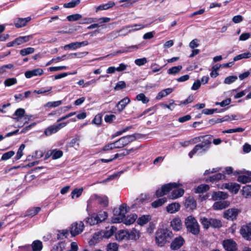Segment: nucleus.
Here are the masks:
<instances>
[{
	"label": "nucleus",
	"mask_w": 251,
	"mask_h": 251,
	"mask_svg": "<svg viewBox=\"0 0 251 251\" xmlns=\"http://www.w3.org/2000/svg\"><path fill=\"white\" fill-rule=\"evenodd\" d=\"M211 137L208 135L200 136L192 139V143L195 144L201 142L200 144L196 145L193 150L189 153V157H192L196 153H201L207 151L210 148L211 144Z\"/></svg>",
	"instance_id": "obj_1"
},
{
	"label": "nucleus",
	"mask_w": 251,
	"mask_h": 251,
	"mask_svg": "<svg viewBox=\"0 0 251 251\" xmlns=\"http://www.w3.org/2000/svg\"><path fill=\"white\" fill-rule=\"evenodd\" d=\"M129 207L125 203L120 206L118 208H115L114 210V215L112 217V221L115 223H120L124 222V219L126 214L127 213Z\"/></svg>",
	"instance_id": "obj_2"
},
{
	"label": "nucleus",
	"mask_w": 251,
	"mask_h": 251,
	"mask_svg": "<svg viewBox=\"0 0 251 251\" xmlns=\"http://www.w3.org/2000/svg\"><path fill=\"white\" fill-rule=\"evenodd\" d=\"M185 225L188 232L193 235H198L199 233L200 226L197 220L193 216L187 217L185 220Z\"/></svg>",
	"instance_id": "obj_3"
},
{
	"label": "nucleus",
	"mask_w": 251,
	"mask_h": 251,
	"mask_svg": "<svg viewBox=\"0 0 251 251\" xmlns=\"http://www.w3.org/2000/svg\"><path fill=\"white\" fill-rule=\"evenodd\" d=\"M173 235L172 232L166 229H159L156 233L155 239L156 243L160 246H163L167 241L168 239Z\"/></svg>",
	"instance_id": "obj_4"
},
{
	"label": "nucleus",
	"mask_w": 251,
	"mask_h": 251,
	"mask_svg": "<svg viewBox=\"0 0 251 251\" xmlns=\"http://www.w3.org/2000/svg\"><path fill=\"white\" fill-rule=\"evenodd\" d=\"M117 227L112 226L110 228H107L106 230H102L96 233L94 236L95 240H101L103 238H109L117 231Z\"/></svg>",
	"instance_id": "obj_5"
},
{
	"label": "nucleus",
	"mask_w": 251,
	"mask_h": 251,
	"mask_svg": "<svg viewBox=\"0 0 251 251\" xmlns=\"http://www.w3.org/2000/svg\"><path fill=\"white\" fill-rule=\"evenodd\" d=\"M179 185L177 183H169L163 185L160 189H158L156 191V196L157 197H160L167 194L173 188H176Z\"/></svg>",
	"instance_id": "obj_6"
},
{
	"label": "nucleus",
	"mask_w": 251,
	"mask_h": 251,
	"mask_svg": "<svg viewBox=\"0 0 251 251\" xmlns=\"http://www.w3.org/2000/svg\"><path fill=\"white\" fill-rule=\"evenodd\" d=\"M84 224L82 222H75L70 227V233L72 236H75L81 233L83 230Z\"/></svg>",
	"instance_id": "obj_7"
},
{
	"label": "nucleus",
	"mask_w": 251,
	"mask_h": 251,
	"mask_svg": "<svg viewBox=\"0 0 251 251\" xmlns=\"http://www.w3.org/2000/svg\"><path fill=\"white\" fill-rule=\"evenodd\" d=\"M242 237L247 241L251 240V223L243 225L240 229Z\"/></svg>",
	"instance_id": "obj_8"
},
{
	"label": "nucleus",
	"mask_w": 251,
	"mask_h": 251,
	"mask_svg": "<svg viewBox=\"0 0 251 251\" xmlns=\"http://www.w3.org/2000/svg\"><path fill=\"white\" fill-rule=\"evenodd\" d=\"M240 210L237 208H230L226 210L224 213V217L227 220L233 221L236 220Z\"/></svg>",
	"instance_id": "obj_9"
},
{
	"label": "nucleus",
	"mask_w": 251,
	"mask_h": 251,
	"mask_svg": "<svg viewBox=\"0 0 251 251\" xmlns=\"http://www.w3.org/2000/svg\"><path fill=\"white\" fill-rule=\"evenodd\" d=\"M222 245L226 251H237L236 243L232 239H226L223 241Z\"/></svg>",
	"instance_id": "obj_10"
},
{
	"label": "nucleus",
	"mask_w": 251,
	"mask_h": 251,
	"mask_svg": "<svg viewBox=\"0 0 251 251\" xmlns=\"http://www.w3.org/2000/svg\"><path fill=\"white\" fill-rule=\"evenodd\" d=\"M185 240L181 236H178L174 239L172 242L170 248L172 250L176 251L180 249L184 244Z\"/></svg>",
	"instance_id": "obj_11"
},
{
	"label": "nucleus",
	"mask_w": 251,
	"mask_h": 251,
	"mask_svg": "<svg viewBox=\"0 0 251 251\" xmlns=\"http://www.w3.org/2000/svg\"><path fill=\"white\" fill-rule=\"evenodd\" d=\"M31 20V17H27L26 18H18L14 20V25L16 28H22L26 26L28 22Z\"/></svg>",
	"instance_id": "obj_12"
},
{
	"label": "nucleus",
	"mask_w": 251,
	"mask_h": 251,
	"mask_svg": "<svg viewBox=\"0 0 251 251\" xmlns=\"http://www.w3.org/2000/svg\"><path fill=\"white\" fill-rule=\"evenodd\" d=\"M110 21V18L107 17H102L99 19L93 18H85L84 19V22L82 24H90L96 22H99L100 23L102 24L109 22Z\"/></svg>",
	"instance_id": "obj_13"
},
{
	"label": "nucleus",
	"mask_w": 251,
	"mask_h": 251,
	"mask_svg": "<svg viewBox=\"0 0 251 251\" xmlns=\"http://www.w3.org/2000/svg\"><path fill=\"white\" fill-rule=\"evenodd\" d=\"M43 70L41 68H37L32 70L26 71L25 75L26 78H30L34 76L41 75L43 74Z\"/></svg>",
	"instance_id": "obj_14"
},
{
	"label": "nucleus",
	"mask_w": 251,
	"mask_h": 251,
	"mask_svg": "<svg viewBox=\"0 0 251 251\" xmlns=\"http://www.w3.org/2000/svg\"><path fill=\"white\" fill-rule=\"evenodd\" d=\"M211 197L213 201H218L227 199L228 195L225 192L218 191L213 192Z\"/></svg>",
	"instance_id": "obj_15"
},
{
	"label": "nucleus",
	"mask_w": 251,
	"mask_h": 251,
	"mask_svg": "<svg viewBox=\"0 0 251 251\" xmlns=\"http://www.w3.org/2000/svg\"><path fill=\"white\" fill-rule=\"evenodd\" d=\"M185 207L189 210H193L196 208L197 203L192 197L187 198L184 202Z\"/></svg>",
	"instance_id": "obj_16"
},
{
	"label": "nucleus",
	"mask_w": 251,
	"mask_h": 251,
	"mask_svg": "<svg viewBox=\"0 0 251 251\" xmlns=\"http://www.w3.org/2000/svg\"><path fill=\"white\" fill-rule=\"evenodd\" d=\"M137 152V149L131 148L129 150L123 149L121 151L120 153L115 154L114 157H120L121 156H126L129 154L133 155L134 154H136Z\"/></svg>",
	"instance_id": "obj_17"
},
{
	"label": "nucleus",
	"mask_w": 251,
	"mask_h": 251,
	"mask_svg": "<svg viewBox=\"0 0 251 251\" xmlns=\"http://www.w3.org/2000/svg\"><path fill=\"white\" fill-rule=\"evenodd\" d=\"M130 100L127 97H126L121 100L116 104V107H117L118 111L119 112L122 111L126 108V105L130 103Z\"/></svg>",
	"instance_id": "obj_18"
},
{
	"label": "nucleus",
	"mask_w": 251,
	"mask_h": 251,
	"mask_svg": "<svg viewBox=\"0 0 251 251\" xmlns=\"http://www.w3.org/2000/svg\"><path fill=\"white\" fill-rule=\"evenodd\" d=\"M229 205L228 201H218L214 203L213 208L215 210H222L228 207Z\"/></svg>",
	"instance_id": "obj_19"
},
{
	"label": "nucleus",
	"mask_w": 251,
	"mask_h": 251,
	"mask_svg": "<svg viewBox=\"0 0 251 251\" xmlns=\"http://www.w3.org/2000/svg\"><path fill=\"white\" fill-rule=\"evenodd\" d=\"M225 188L230 192L236 194L239 191L240 186L237 183L230 182L225 184Z\"/></svg>",
	"instance_id": "obj_20"
},
{
	"label": "nucleus",
	"mask_w": 251,
	"mask_h": 251,
	"mask_svg": "<svg viewBox=\"0 0 251 251\" xmlns=\"http://www.w3.org/2000/svg\"><path fill=\"white\" fill-rule=\"evenodd\" d=\"M245 172V173L247 174L248 176L245 175H241L238 177L237 180L238 182L242 183H246L251 181V177L250 176H251V172L250 171H246L245 170H243Z\"/></svg>",
	"instance_id": "obj_21"
},
{
	"label": "nucleus",
	"mask_w": 251,
	"mask_h": 251,
	"mask_svg": "<svg viewBox=\"0 0 251 251\" xmlns=\"http://www.w3.org/2000/svg\"><path fill=\"white\" fill-rule=\"evenodd\" d=\"M180 206V204L178 203L173 202L167 206L166 210L170 213H174L179 210Z\"/></svg>",
	"instance_id": "obj_22"
},
{
	"label": "nucleus",
	"mask_w": 251,
	"mask_h": 251,
	"mask_svg": "<svg viewBox=\"0 0 251 251\" xmlns=\"http://www.w3.org/2000/svg\"><path fill=\"white\" fill-rule=\"evenodd\" d=\"M63 151L57 149L48 151L45 157H62Z\"/></svg>",
	"instance_id": "obj_23"
},
{
	"label": "nucleus",
	"mask_w": 251,
	"mask_h": 251,
	"mask_svg": "<svg viewBox=\"0 0 251 251\" xmlns=\"http://www.w3.org/2000/svg\"><path fill=\"white\" fill-rule=\"evenodd\" d=\"M115 3L113 1H109L107 3L105 4H100L98 6L96 9V12H97L99 11L107 10L110 8H112L115 5Z\"/></svg>",
	"instance_id": "obj_24"
},
{
	"label": "nucleus",
	"mask_w": 251,
	"mask_h": 251,
	"mask_svg": "<svg viewBox=\"0 0 251 251\" xmlns=\"http://www.w3.org/2000/svg\"><path fill=\"white\" fill-rule=\"evenodd\" d=\"M171 225L175 230L178 231L182 226V223L178 218L174 219L171 222Z\"/></svg>",
	"instance_id": "obj_25"
},
{
	"label": "nucleus",
	"mask_w": 251,
	"mask_h": 251,
	"mask_svg": "<svg viewBox=\"0 0 251 251\" xmlns=\"http://www.w3.org/2000/svg\"><path fill=\"white\" fill-rule=\"evenodd\" d=\"M59 131V128L56 125H51L48 127L44 131V134L46 136H50Z\"/></svg>",
	"instance_id": "obj_26"
},
{
	"label": "nucleus",
	"mask_w": 251,
	"mask_h": 251,
	"mask_svg": "<svg viewBox=\"0 0 251 251\" xmlns=\"http://www.w3.org/2000/svg\"><path fill=\"white\" fill-rule=\"evenodd\" d=\"M137 218V216L135 214H130L124 219L123 222L126 225H130L134 223Z\"/></svg>",
	"instance_id": "obj_27"
},
{
	"label": "nucleus",
	"mask_w": 251,
	"mask_h": 251,
	"mask_svg": "<svg viewBox=\"0 0 251 251\" xmlns=\"http://www.w3.org/2000/svg\"><path fill=\"white\" fill-rule=\"evenodd\" d=\"M32 38V35H27L24 36H20L15 39V42L16 45H20L23 43L27 42Z\"/></svg>",
	"instance_id": "obj_28"
},
{
	"label": "nucleus",
	"mask_w": 251,
	"mask_h": 251,
	"mask_svg": "<svg viewBox=\"0 0 251 251\" xmlns=\"http://www.w3.org/2000/svg\"><path fill=\"white\" fill-rule=\"evenodd\" d=\"M225 176L224 174L222 173H218L210 176L206 180V182H213L214 181H217L222 179L225 178Z\"/></svg>",
	"instance_id": "obj_29"
},
{
	"label": "nucleus",
	"mask_w": 251,
	"mask_h": 251,
	"mask_svg": "<svg viewBox=\"0 0 251 251\" xmlns=\"http://www.w3.org/2000/svg\"><path fill=\"white\" fill-rule=\"evenodd\" d=\"M25 111L24 108H18L13 114V116H16V117L13 118L16 121H19L23 117H25Z\"/></svg>",
	"instance_id": "obj_30"
},
{
	"label": "nucleus",
	"mask_w": 251,
	"mask_h": 251,
	"mask_svg": "<svg viewBox=\"0 0 251 251\" xmlns=\"http://www.w3.org/2000/svg\"><path fill=\"white\" fill-rule=\"evenodd\" d=\"M184 190L182 189H178L174 190L171 195L170 196V198L171 199H175L179 197H181L184 194Z\"/></svg>",
	"instance_id": "obj_31"
},
{
	"label": "nucleus",
	"mask_w": 251,
	"mask_h": 251,
	"mask_svg": "<svg viewBox=\"0 0 251 251\" xmlns=\"http://www.w3.org/2000/svg\"><path fill=\"white\" fill-rule=\"evenodd\" d=\"M151 220L150 215H143L137 220V223L141 226H143L148 223Z\"/></svg>",
	"instance_id": "obj_32"
},
{
	"label": "nucleus",
	"mask_w": 251,
	"mask_h": 251,
	"mask_svg": "<svg viewBox=\"0 0 251 251\" xmlns=\"http://www.w3.org/2000/svg\"><path fill=\"white\" fill-rule=\"evenodd\" d=\"M209 188V186L207 184H201L195 189V192L196 193H202L208 191Z\"/></svg>",
	"instance_id": "obj_33"
},
{
	"label": "nucleus",
	"mask_w": 251,
	"mask_h": 251,
	"mask_svg": "<svg viewBox=\"0 0 251 251\" xmlns=\"http://www.w3.org/2000/svg\"><path fill=\"white\" fill-rule=\"evenodd\" d=\"M31 246L33 251H41L43 248L42 242L40 240H35L33 241Z\"/></svg>",
	"instance_id": "obj_34"
},
{
	"label": "nucleus",
	"mask_w": 251,
	"mask_h": 251,
	"mask_svg": "<svg viewBox=\"0 0 251 251\" xmlns=\"http://www.w3.org/2000/svg\"><path fill=\"white\" fill-rule=\"evenodd\" d=\"M167 201L166 198H162L159 199L151 203V206L153 208H157L162 206L164 203Z\"/></svg>",
	"instance_id": "obj_35"
},
{
	"label": "nucleus",
	"mask_w": 251,
	"mask_h": 251,
	"mask_svg": "<svg viewBox=\"0 0 251 251\" xmlns=\"http://www.w3.org/2000/svg\"><path fill=\"white\" fill-rule=\"evenodd\" d=\"M115 143L117 148H121L128 145L127 140H126L124 136L115 141Z\"/></svg>",
	"instance_id": "obj_36"
},
{
	"label": "nucleus",
	"mask_w": 251,
	"mask_h": 251,
	"mask_svg": "<svg viewBox=\"0 0 251 251\" xmlns=\"http://www.w3.org/2000/svg\"><path fill=\"white\" fill-rule=\"evenodd\" d=\"M35 51V49L32 47H28L20 50L21 55L24 56L28 54H32Z\"/></svg>",
	"instance_id": "obj_37"
},
{
	"label": "nucleus",
	"mask_w": 251,
	"mask_h": 251,
	"mask_svg": "<svg viewBox=\"0 0 251 251\" xmlns=\"http://www.w3.org/2000/svg\"><path fill=\"white\" fill-rule=\"evenodd\" d=\"M96 218H97L99 223L104 221L107 217V213L105 211H100L98 214L95 215Z\"/></svg>",
	"instance_id": "obj_38"
},
{
	"label": "nucleus",
	"mask_w": 251,
	"mask_h": 251,
	"mask_svg": "<svg viewBox=\"0 0 251 251\" xmlns=\"http://www.w3.org/2000/svg\"><path fill=\"white\" fill-rule=\"evenodd\" d=\"M80 3V0H72L69 2L64 4V7L67 8H74Z\"/></svg>",
	"instance_id": "obj_39"
},
{
	"label": "nucleus",
	"mask_w": 251,
	"mask_h": 251,
	"mask_svg": "<svg viewBox=\"0 0 251 251\" xmlns=\"http://www.w3.org/2000/svg\"><path fill=\"white\" fill-rule=\"evenodd\" d=\"M210 226H212L214 228H220L222 226V224L220 220L216 219L210 218Z\"/></svg>",
	"instance_id": "obj_40"
},
{
	"label": "nucleus",
	"mask_w": 251,
	"mask_h": 251,
	"mask_svg": "<svg viewBox=\"0 0 251 251\" xmlns=\"http://www.w3.org/2000/svg\"><path fill=\"white\" fill-rule=\"evenodd\" d=\"M182 68V67L181 65L172 67L168 70V73L169 75H176L179 72Z\"/></svg>",
	"instance_id": "obj_41"
},
{
	"label": "nucleus",
	"mask_w": 251,
	"mask_h": 251,
	"mask_svg": "<svg viewBox=\"0 0 251 251\" xmlns=\"http://www.w3.org/2000/svg\"><path fill=\"white\" fill-rule=\"evenodd\" d=\"M243 195L247 198L251 197V185H246L243 187L242 189Z\"/></svg>",
	"instance_id": "obj_42"
},
{
	"label": "nucleus",
	"mask_w": 251,
	"mask_h": 251,
	"mask_svg": "<svg viewBox=\"0 0 251 251\" xmlns=\"http://www.w3.org/2000/svg\"><path fill=\"white\" fill-rule=\"evenodd\" d=\"M83 191V188H75L71 193L72 198L74 199L75 197L76 198L79 197L81 195Z\"/></svg>",
	"instance_id": "obj_43"
},
{
	"label": "nucleus",
	"mask_w": 251,
	"mask_h": 251,
	"mask_svg": "<svg viewBox=\"0 0 251 251\" xmlns=\"http://www.w3.org/2000/svg\"><path fill=\"white\" fill-rule=\"evenodd\" d=\"M200 222L205 229H208L210 226V219L205 217H201L200 219Z\"/></svg>",
	"instance_id": "obj_44"
},
{
	"label": "nucleus",
	"mask_w": 251,
	"mask_h": 251,
	"mask_svg": "<svg viewBox=\"0 0 251 251\" xmlns=\"http://www.w3.org/2000/svg\"><path fill=\"white\" fill-rule=\"evenodd\" d=\"M97 200L98 202L102 205L104 206H107L108 204V198L106 196L103 197H98L97 198Z\"/></svg>",
	"instance_id": "obj_45"
},
{
	"label": "nucleus",
	"mask_w": 251,
	"mask_h": 251,
	"mask_svg": "<svg viewBox=\"0 0 251 251\" xmlns=\"http://www.w3.org/2000/svg\"><path fill=\"white\" fill-rule=\"evenodd\" d=\"M82 18V15L80 14H74L69 15L67 17V19L69 22H74L79 20Z\"/></svg>",
	"instance_id": "obj_46"
},
{
	"label": "nucleus",
	"mask_w": 251,
	"mask_h": 251,
	"mask_svg": "<svg viewBox=\"0 0 251 251\" xmlns=\"http://www.w3.org/2000/svg\"><path fill=\"white\" fill-rule=\"evenodd\" d=\"M119 245L116 243H110L106 246V251H118Z\"/></svg>",
	"instance_id": "obj_47"
},
{
	"label": "nucleus",
	"mask_w": 251,
	"mask_h": 251,
	"mask_svg": "<svg viewBox=\"0 0 251 251\" xmlns=\"http://www.w3.org/2000/svg\"><path fill=\"white\" fill-rule=\"evenodd\" d=\"M226 172L227 174L230 175L232 173L233 174L234 176H236L237 175L244 174L245 172L244 171H236L233 172V168L231 167H227L225 169Z\"/></svg>",
	"instance_id": "obj_48"
},
{
	"label": "nucleus",
	"mask_w": 251,
	"mask_h": 251,
	"mask_svg": "<svg viewBox=\"0 0 251 251\" xmlns=\"http://www.w3.org/2000/svg\"><path fill=\"white\" fill-rule=\"evenodd\" d=\"M136 99L138 101H141L143 103L145 104L149 101V99L146 97L143 93H140L136 96Z\"/></svg>",
	"instance_id": "obj_49"
},
{
	"label": "nucleus",
	"mask_w": 251,
	"mask_h": 251,
	"mask_svg": "<svg viewBox=\"0 0 251 251\" xmlns=\"http://www.w3.org/2000/svg\"><path fill=\"white\" fill-rule=\"evenodd\" d=\"M77 45V42H72L70 44L66 45L64 46V49L65 50H75L78 49Z\"/></svg>",
	"instance_id": "obj_50"
},
{
	"label": "nucleus",
	"mask_w": 251,
	"mask_h": 251,
	"mask_svg": "<svg viewBox=\"0 0 251 251\" xmlns=\"http://www.w3.org/2000/svg\"><path fill=\"white\" fill-rule=\"evenodd\" d=\"M95 214H94L91 217H88L86 219V222L91 226L95 225L99 223L97 218H96Z\"/></svg>",
	"instance_id": "obj_51"
},
{
	"label": "nucleus",
	"mask_w": 251,
	"mask_h": 251,
	"mask_svg": "<svg viewBox=\"0 0 251 251\" xmlns=\"http://www.w3.org/2000/svg\"><path fill=\"white\" fill-rule=\"evenodd\" d=\"M245 130L244 128L242 127H237L236 128H231L223 131V133H231L234 132H242Z\"/></svg>",
	"instance_id": "obj_52"
},
{
	"label": "nucleus",
	"mask_w": 251,
	"mask_h": 251,
	"mask_svg": "<svg viewBox=\"0 0 251 251\" xmlns=\"http://www.w3.org/2000/svg\"><path fill=\"white\" fill-rule=\"evenodd\" d=\"M41 210L40 207H36L32 209H29L27 211V215L29 216H34L36 215Z\"/></svg>",
	"instance_id": "obj_53"
},
{
	"label": "nucleus",
	"mask_w": 251,
	"mask_h": 251,
	"mask_svg": "<svg viewBox=\"0 0 251 251\" xmlns=\"http://www.w3.org/2000/svg\"><path fill=\"white\" fill-rule=\"evenodd\" d=\"M17 83V80L16 78H9L5 80L4 85L6 86H10Z\"/></svg>",
	"instance_id": "obj_54"
},
{
	"label": "nucleus",
	"mask_w": 251,
	"mask_h": 251,
	"mask_svg": "<svg viewBox=\"0 0 251 251\" xmlns=\"http://www.w3.org/2000/svg\"><path fill=\"white\" fill-rule=\"evenodd\" d=\"M127 234V231L125 230H120L119 232L116 234L115 237L117 240H123Z\"/></svg>",
	"instance_id": "obj_55"
},
{
	"label": "nucleus",
	"mask_w": 251,
	"mask_h": 251,
	"mask_svg": "<svg viewBox=\"0 0 251 251\" xmlns=\"http://www.w3.org/2000/svg\"><path fill=\"white\" fill-rule=\"evenodd\" d=\"M237 79V76L236 75H230L226 77L224 80V83L230 84L235 82Z\"/></svg>",
	"instance_id": "obj_56"
},
{
	"label": "nucleus",
	"mask_w": 251,
	"mask_h": 251,
	"mask_svg": "<svg viewBox=\"0 0 251 251\" xmlns=\"http://www.w3.org/2000/svg\"><path fill=\"white\" fill-rule=\"evenodd\" d=\"M126 86V83L124 81H120L116 83L114 89L115 90H120L125 88Z\"/></svg>",
	"instance_id": "obj_57"
},
{
	"label": "nucleus",
	"mask_w": 251,
	"mask_h": 251,
	"mask_svg": "<svg viewBox=\"0 0 251 251\" xmlns=\"http://www.w3.org/2000/svg\"><path fill=\"white\" fill-rule=\"evenodd\" d=\"M102 122V117L101 116L98 114L95 116L93 120H92L91 123L92 124H95L97 126H100L101 125Z\"/></svg>",
	"instance_id": "obj_58"
},
{
	"label": "nucleus",
	"mask_w": 251,
	"mask_h": 251,
	"mask_svg": "<svg viewBox=\"0 0 251 251\" xmlns=\"http://www.w3.org/2000/svg\"><path fill=\"white\" fill-rule=\"evenodd\" d=\"M114 149H117L116 145H115V142L112 143H110L104 146L102 150L103 151H108Z\"/></svg>",
	"instance_id": "obj_59"
},
{
	"label": "nucleus",
	"mask_w": 251,
	"mask_h": 251,
	"mask_svg": "<svg viewBox=\"0 0 251 251\" xmlns=\"http://www.w3.org/2000/svg\"><path fill=\"white\" fill-rule=\"evenodd\" d=\"M194 100L193 96L190 95L189 96L186 100L183 101H179L178 104L179 105H185L188 103H191Z\"/></svg>",
	"instance_id": "obj_60"
},
{
	"label": "nucleus",
	"mask_w": 251,
	"mask_h": 251,
	"mask_svg": "<svg viewBox=\"0 0 251 251\" xmlns=\"http://www.w3.org/2000/svg\"><path fill=\"white\" fill-rule=\"evenodd\" d=\"M131 128V126H127L121 130H119V131L116 132L114 133V134H113L112 136V138H113L117 136L122 135L123 133L126 132V131H128Z\"/></svg>",
	"instance_id": "obj_61"
},
{
	"label": "nucleus",
	"mask_w": 251,
	"mask_h": 251,
	"mask_svg": "<svg viewBox=\"0 0 251 251\" xmlns=\"http://www.w3.org/2000/svg\"><path fill=\"white\" fill-rule=\"evenodd\" d=\"M147 62V58L145 57L142 58L136 59L135 60V63L136 65L139 66H141L145 65Z\"/></svg>",
	"instance_id": "obj_62"
},
{
	"label": "nucleus",
	"mask_w": 251,
	"mask_h": 251,
	"mask_svg": "<svg viewBox=\"0 0 251 251\" xmlns=\"http://www.w3.org/2000/svg\"><path fill=\"white\" fill-rule=\"evenodd\" d=\"M116 118V117L115 115H106L104 117V120L106 123H111Z\"/></svg>",
	"instance_id": "obj_63"
},
{
	"label": "nucleus",
	"mask_w": 251,
	"mask_h": 251,
	"mask_svg": "<svg viewBox=\"0 0 251 251\" xmlns=\"http://www.w3.org/2000/svg\"><path fill=\"white\" fill-rule=\"evenodd\" d=\"M61 104V101L58 100L52 102H48L46 106L49 107H55L59 106Z\"/></svg>",
	"instance_id": "obj_64"
}]
</instances>
